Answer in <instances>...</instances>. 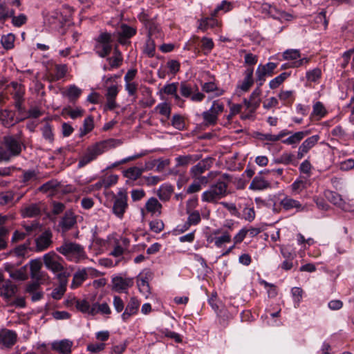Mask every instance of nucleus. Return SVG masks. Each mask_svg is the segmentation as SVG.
Segmentation results:
<instances>
[{"instance_id": "1", "label": "nucleus", "mask_w": 354, "mask_h": 354, "mask_svg": "<svg viewBox=\"0 0 354 354\" xmlns=\"http://www.w3.org/2000/svg\"><path fill=\"white\" fill-rule=\"evenodd\" d=\"M117 142L118 141L114 139H108L89 145L86 148L85 153L79 160L78 168L84 167L91 162L96 160L99 156L114 148Z\"/></svg>"}, {"instance_id": "2", "label": "nucleus", "mask_w": 354, "mask_h": 354, "mask_svg": "<svg viewBox=\"0 0 354 354\" xmlns=\"http://www.w3.org/2000/svg\"><path fill=\"white\" fill-rule=\"evenodd\" d=\"M22 140L19 136H6L0 145V160H10L21 152Z\"/></svg>"}, {"instance_id": "3", "label": "nucleus", "mask_w": 354, "mask_h": 354, "mask_svg": "<svg viewBox=\"0 0 354 354\" xmlns=\"http://www.w3.org/2000/svg\"><path fill=\"white\" fill-rule=\"evenodd\" d=\"M56 250L64 256L67 260L79 263L87 259L84 248L75 242L65 240L63 243L56 248Z\"/></svg>"}, {"instance_id": "4", "label": "nucleus", "mask_w": 354, "mask_h": 354, "mask_svg": "<svg viewBox=\"0 0 354 354\" xmlns=\"http://www.w3.org/2000/svg\"><path fill=\"white\" fill-rule=\"evenodd\" d=\"M227 184L223 180H218L204 192L201 199L204 202L216 203L227 194Z\"/></svg>"}, {"instance_id": "5", "label": "nucleus", "mask_w": 354, "mask_h": 354, "mask_svg": "<svg viewBox=\"0 0 354 354\" xmlns=\"http://www.w3.org/2000/svg\"><path fill=\"white\" fill-rule=\"evenodd\" d=\"M112 36L109 32H102L95 39V53L100 57H106L112 50Z\"/></svg>"}, {"instance_id": "6", "label": "nucleus", "mask_w": 354, "mask_h": 354, "mask_svg": "<svg viewBox=\"0 0 354 354\" xmlns=\"http://www.w3.org/2000/svg\"><path fill=\"white\" fill-rule=\"evenodd\" d=\"M277 64L274 62H268L265 65L260 64L257 68L256 76L257 82L261 86L266 81V76H272L274 73V70L277 68Z\"/></svg>"}, {"instance_id": "7", "label": "nucleus", "mask_w": 354, "mask_h": 354, "mask_svg": "<svg viewBox=\"0 0 354 354\" xmlns=\"http://www.w3.org/2000/svg\"><path fill=\"white\" fill-rule=\"evenodd\" d=\"M60 259L61 257L53 251L45 254L43 257L45 266L54 273L64 270V266L58 261Z\"/></svg>"}, {"instance_id": "8", "label": "nucleus", "mask_w": 354, "mask_h": 354, "mask_svg": "<svg viewBox=\"0 0 354 354\" xmlns=\"http://www.w3.org/2000/svg\"><path fill=\"white\" fill-rule=\"evenodd\" d=\"M128 207L127 194L123 192H119L117 198L114 201L113 212L118 218H122Z\"/></svg>"}, {"instance_id": "9", "label": "nucleus", "mask_w": 354, "mask_h": 354, "mask_svg": "<svg viewBox=\"0 0 354 354\" xmlns=\"http://www.w3.org/2000/svg\"><path fill=\"white\" fill-rule=\"evenodd\" d=\"M111 282L112 290L118 292H127L134 283L133 278H123L120 276L113 277Z\"/></svg>"}, {"instance_id": "10", "label": "nucleus", "mask_w": 354, "mask_h": 354, "mask_svg": "<svg viewBox=\"0 0 354 354\" xmlns=\"http://www.w3.org/2000/svg\"><path fill=\"white\" fill-rule=\"evenodd\" d=\"M319 136L314 135L306 139L299 147L297 157L301 159L319 141Z\"/></svg>"}, {"instance_id": "11", "label": "nucleus", "mask_w": 354, "mask_h": 354, "mask_svg": "<svg viewBox=\"0 0 354 354\" xmlns=\"http://www.w3.org/2000/svg\"><path fill=\"white\" fill-rule=\"evenodd\" d=\"M17 335L11 330L3 329L0 330V346L10 348L17 342Z\"/></svg>"}, {"instance_id": "12", "label": "nucleus", "mask_w": 354, "mask_h": 354, "mask_svg": "<svg viewBox=\"0 0 354 354\" xmlns=\"http://www.w3.org/2000/svg\"><path fill=\"white\" fill-rule=\"evenodd\" d=\"M53 234L50 230L44 231L36 239V251L41 252L50 247L52 244Z\"/></svg>"}, {"instance_id": "13", "label": "nucleus", "mask_w": 354, "mask_h": 354, "mask_svg": "<svg viewBox=\"0 0 354 354\" xmlns=\"http://www.w3.org/2000/svg\"><path fill=\"white\" fill-rule=\"evenodd\" d=\"M17 290V286L13 284L10 280H7L0 286V296L8 302L15 295Z\"/></svg>"}, {"instance_id": "14", "label": "nucleus", "mask_w": 354, "mask_h": 354, "mask_svg": "<svg viewBox=\"0 0 354 354\" xmlns=\"http://www.w3.org/2000/svg\"><path fill=\"white\" fill-rule=\"evenodd\" d=\"M76 216L71 211H66L64 216L59 222V227H61L62 233L71 230L76 224Z\"/></svg>"}, {"instance_id": "15", "label": "nucleus", "mask_w": 354, "mask_h": 354, "mask_svg": "<svg viewBox=\"0 0 354 354\" xmlns=\"http://www.w3.org/2000/svg\"><path fill=\"white\" fill-rule=\"evenodd\" d=\"M140 306V301L136 297L130 298L124 311L121 315L123 321L127 322L131 316L137 314Z\"/></svg>"}, {"instance_id": "16", "label": "nucleus", "mask_w": 354, "mask_h": 354, "mask_svg": "<svg viewBox=\"0 0 354 354\" xmlns=\"http://www.w3.org/2000/svg\"><path fill=\"white\" fill-rule=\"evenodd\" d=\"M270 170L261 171L256 176L250 185L249 188L252 190H262L270 187V183L266 180L262 176L263 174H269Z\"/></svg>"}, {"instance_id": "17", "label": "nucleus", "mask_w": 354, "mask_h": 354, "mask_svg": "<svg viewBox=\"0 0 354 354\" xmlns=\"http://www.w3.org/2000/svg\"><path fill=\"white\" fill-rule=\"evenodd\" d=\"M212 158H206L201 160L196 165L191 168L190 174L192 177L199 176V175H202V174H203L205 171L209 169V168L212 167Z\"/></svg>"}, {"instance_id": "18", "label": "nucleus", "mask_w": 354, "mask_h": 354, "mask_svg": "<svg viewBox=\"0 0 354 354\" xmlns=\"http://www.w3.org/2000/svg\"><path fill=\"white\" fill-rule=\"evenodd\" d=\"M137 32V30L126 24H122L120 26V31L118 32V41L120 44H124L127 40L134 36Z\"/></svg>"}, {"instance_id": "19", "label": "nucleus", "mask_w": 354, "mask_h": 354, "mask_svg": "<svg viewBox=\"0 0 354 354\" xmlns=\"http://www.w3.org/2000/svg\"><path fill=\"white\" fill-rule=\"evenodd\" d=\"M0 120L6 127H12L19 121L15 113L7 109L0 111Z\"/></svg>"}, {"instance_id": "20", "label": "nucleus", "mask_w": 354, "mask_h": 354, "mask_svg": "<svg viewBox=\"0 0 354 354\" xmlns=\"http://www.w3.org/2000/svg\"><path fill=\"white\" fill-rule=\"evenodd\" d=\"M263 10H268V14L274 19L290 20L292 15L285 11L278 10L275 6L265 4Z\"/></svg>"}, {"instance_id": "21", "label": "nucleus", "mask_w": 354, "mask_h": 354, "mask_svg": "<svg viewBox=\"0 0 354 354\" xmlns=\"http://www.w3.org/2000/svg\"><path fill=\"white\" fill-rule=\"evenodd\" d=\"M145 207L147 212L150 213L151 215L159 216L162 213L161 209L162 206L158 199L154 197H151L146 202Z\"/></svg>"}, {"instance_id": "22", "label": "nucleus", "mask_w": 354, "mask_h": 354, "mask_svg": "<svg viewBox=\"0 0 354 354\" xmlns=\"http://www.w3.org/2000/svg\"><path fill=\"white\" fill-rule=\"evenodd\" d=\"M82 93L81 88H78L75 84L70 85L64 91L62 92L63 96L66 97L69 102L74 103L80 97Z\"/></svg>"}, {"instance_id": "23", "label": "nucleus", "mask_w": 354, "mask_h": 354, "mask_svg": "<svg viewBox=\"0 0 354 354\" xmlns=\"http://www.w3.org/2000/svg\"><path fill=\"white\" fill-rule=\"evenodd\" d=\"M73 342L68 339L55 342L52 344V348L60 354H69L71 352Z\"/></svg>"}, {"instance_id": "24", "label": "nucleus", "mask_w": 354, "mask_h": 354, "mask_svg": "<svg viewBox=\"0 0 354 354\" xmlns=\"http://www.w3.org/2000/svg\"><path fill=\"white\" fill-rule=\"evenodd\" d=\"M106 61L109 63V69L118 68L122 64V55L117 47L114 48L113 56L108 57Z\"/></svg>"}, {"instance_id": "25", "label": "nucleus", "mask_w": 354, "mask_h": 354, "mask_svg": "<svg viewBox=\"0 0 354 354\" xmlns=\"http://www.w3.org/2000/svg\"><path fill=\"white\" fill-rule=\"evenodd\" d=\"M324 196L327 200L333 205L342 209L344 208L345 202L342 198V196L338 193L330 190H326L324 192Z\"/></svg>"}, {"instance_id": "26", "label": "nucleus", "mask_w": 354, "mask_h": 354, "mask_svg": "<svg viewBox=\"0 0 354 354\" xmlns=\"http://www.w3.org/2000/svg\"><path fill=\"white\" fill-rule=\"evenodd\" d=\"M201 154H192L186 156H179L175 158L177 166H186L189 164L194 163L201 158Z\"/></svg>"}, {"instance_id": "27", "label": "nucleus", "mask_w": 354, "mask_h": 354, "mask_svg": "<svg viewBox=\"0 0 354 354\" xmlns=\"http://www.w3.org/2000/svg\"><path fill=\"white\" fill-rule=\"evenodd\" d=\"M280 204L286 211L290 210L293 208H295L297 212H300L304 209V207L299 201L290 197H285L281 201Z\"/></svg>"}, {"instance_id": "28", "label": "nucleus", "mask_w": 354, "mask_h": 354, "mask_svg": "<svg viewBox=\"0 0 354 354\" xmlns=\"http://www.w3.org/2000/svg\"><path fill=\"white\" fill-rule=\"evenodd\" d=\"M41 214V208L37 203H32L21 209V215L24 218H32Z\"/></svg>"}, {"instance_id": "29", "label": "nucleus", "mask_w": 354, "mask_h": 354, "mask_svg": "<svg viewBox=\"0 0 354 354\" xmlns=\"http://www.w3.org/2000/svg\"><path fill=\"white\" fill-rule=\"evenodd\" d=\"M87 278L88 273L86 268L77 270L73 275L71 288L75 289L79 287Z\"/></svg>"}, {"instance_id": "30", "label": "nucleus", "mask_w": 354, "mask_h": 354, "mask_svg": "<svg viewBox=\"0 0 354 354\" xmlns=\"http://www.w3.org/2000/svg\"><path fill=\"white\" fill-rule=\"evenodd\" d=\"M310 134V131H297L282 140V142L286 145H295L299 143L305 136Z\"/></svg>"}, {"instance_id": "31", "label": "nucleus", "mask_w": 354, "mask_h": 354, "mask_svg": "<svg viewBox=\"0 0 354 354\" xmlns=\"http://www.w3.org/2000/svg\"><path fill=\"white\" fill-rule=\"evenodd\" d=\"M261 86L258 84L257 88H256L250 95L249 98L250 101V106L251 110L250 113H253L257 110V109L259 106L261 99L260 95L261 94V90L260 88Z\"/></svg>"}, {"instance_id": "32", "label": "nucleus", "mask_w": 354, "mask_h": 354, "mask_svg": "<svg viewBox=\"0 0 354 354\" xmlns=\"http://www.w3.org/2000/svg\"><path fill=\"white\" fill-rule=\"evenodd\" d=\"M10 4L0 1V22L4 23L7 19L12 17L15 12L9 8Z\"/></svg>"}, {"instance_id": "33", "label": "nucleus", "mask_w": 354, "mask_h": 354, "mask_svg": "<svg viewBox=\"0 0 354 354\" xmlns=\"http://www.w3.org/2000/svg\"><path fill=\"white\" fill-rule=\"evenodd\" d=\"M180 85V93L185 97H190L191 95L198 91L196 86L192 85L185 81L181 82Z\"/></svg>"}, {"instance_id": "34", "label": "nucleus", "mask_w": 354, "mask_h": 354, "mask_svg": "<svg viewBox=\"0 0 354 354\" xmlns=\"http://www.w3.org/2000/svg\"><path fill=\"white\" fill-rule=\"evenodd\" d=\"M173 187L169 185H162L158 190V196L162 201H167L170 199L173 193Z\"/></svg>"}, {"instance_id": "35", "label": "nucleus", "mask_w": 354, "mask_h": 354, "mask_svg": "<svg viewBox=\"0 0 354 354\" xmlns=\"http://www.w3.org/2000/svg\"><path fill=\"white\" fill-rule=\"evenodd\" d=\"M39 178V172L34 169L24 170L21 176V182L28 185L30 182H33Z\"/></svg>"}, {"instance_id": "36", "label": "nucleus", "mask_w": 354, "mask_h": 354, "mask_svg": "<svg viewBox=\"0 0 354 354\" xmlns=\"http://www.w3.org/2000/svg\"><path fill=\"white\" fill-rule=\"evenodd\" d=\"M98 313L102 315H110L111 310L107 303H102L101 304L95 303L92 306L91 315H95Z\"/></svg>"}, {"instance_id": "37", "label": "nucleus", "mask_w": 354, "mask_h": 354, "mask_svg": "<svg viewBox=\"0 0 354 354\" xmlns=\"http://www.w3.org/2000/svg\"><path fill=\"white\" fill-rule=\"evenodd\" d=\"M144 171V169L132 167L124 171V176L129 180H136L141 176Z\"/></svg>"}, {"instance_id": "38", "label": "nucleus", "mask_w": 354, "mask_h": 354, "mask_svg": "<svg viewBox=\"0 0 354 354\" xmlns=\"http://www.w3.org/2000/svg\"><path fill=\"white\" fill-rule=\"evenodd\" d=\"M15 194L12 191L0 193V205H14Z\"/></svg>"}, {"instance_id": "39", "label": "nucleus", "mask_w": 354, "mask_h": 354, "mask_svg": "<svg viewBox=\"0 0 354 354\" xmlns=\"http://www.w3.org/2000/svg\"><path fill=\"white\" fill-rule=\"evenodd\" d=\"M218 24V21L216 19H213L212 17H208L204 19H201L199 21L198 29L205 31L209 28H213L216 26Z\"/></svg>"}, {"instance_id": "40", "label": "nucleus", "mask_w": 354, "mask_h": 354, "mask_svg": "<svg viewBox=\"0 0 354 354\" xmlns=\"http://www.w3.org/2000/svg\"><path fill=\"white\" fill-rule=\"evenodd\" d=\"M290 75V73L288 72H283L281 73L279 75L277 76L270 82V88L271 89L278 88Z\"/></svg>"}, {"instance_id": "41", "label": "nucleus", "mask_w": 354, "mask_h": 354, "mask_svg": "<svg viewBox=\"0 0 354 354\" xmlns=\"http://www.w3.org/2000/svg\"><path fill=\"white\" fill-rule=\"evenodd\" d=\"M94 127L93 118L88 116L84 120L83 127L80 128V137L84 136L86 133L93 130Z\"/></svg>"}, {"instance_id": "42", "label": "nucleus", "mask_w": 354, "mask_h": 354, "mask_svg": "<svg viewBox=\"0 0 354 354\" xmlns=\"http://www.w3.org/2000/svg\"><path fill=\"white\" fill-rule=\"evenodd\" d=\"M231 240V235L228 232L225 231L221 236L214 237V245L217 248H221L224 244L230 243Z\"/></svg>"}, {"instance_id": "43", "label": "nucleus", "mask_w": 354, "mask_h": 354, "mask_svg": "<svg viewBox=\"0 0 354 354\" xmlns=\"http://www.w3.org/2000/svg\"><path fill=\"white\" fill-rule=\"evenodd\" d=\"M15 39V35L12 33H9L6 35L2 36L1 39V43L5 49L10 50L14 47Z\"/></svg>"}, {"instance_id": "44", "label": "nucleus", "mask_w": 354, "mask_h": 354, "mask_svg": "<svg viewBox=\"0 0 354 354\" xmlns=\"http://www.w3.org/2000/svg\"><path fill=\"white\" fill-rule=\"evenodd\" d=\"M171 125L179 131L184 130L185 122L183 116L179 114H175L171 118Z\"/></svg>"}, {"instance_id": "45", "label": "nucleus", "mask_w": 354, "mask_h": 354, "mask_svg": "<svg viewBox=\"0 0 354 354\" xmlns=\"http://www.w3.org/2000/svg\"><path fill=\"white\" fill-rule=\"evenodd\" d=\"M282 57L284 60L295 61L301 57V53L297 49H288L283 53Z\"/></svg>"}, {"instance_id": "46", "label": "nucleus", "mask_w": 354, "mask_h": 354, "mask_svg": "<svg viewBox=\"0 0 354 354\" xmlns=\"http://www.w3.org/2000/svg\"><path fill=\"white\" fill-rule=\"evenodd\" d=\"M202 115L206 124L214 125L216 123L218 116L210 109L204 111Z\"/></svg>"}, {"instance_id": "47", "label": "nucleus", "mask_w": 354, "mask_h": 354, "mask_svg": "<svg viewBox=\"0 0 354 354\" xmlns=\"http://www.w3.org/2000/svg\"><path fill=\"white\" fill-rule=\"evenodd\" d=\"M75 306L77 309L81 311L82 313L91 315L92 306H90L88 301L85 299L77 300Z\"/></svg>"}, {"instance_id": "48", "label": "nucleus", "mask_w": 354, "mask_h": 354, "mask_svg": "<svg viewBox=\"0 0 354 354\" xmlns=\"http://www.w3.org/2000/svg\"><path fill=\"white\" fill-rule=\"evenodd\" d=\"M155 109L156 111H158L160 115L165 116L167 118L170 117L171 109V106L167 102L158 104L156 106Z\"/></svg>"}, {"instance_id": "49", "label": "nucleus", "mask_w": 354, "mask_h": 354, "mask_svg": "<svg viewBox=\"0 0 354 354\" xmlns=\"http://www.w3.org/2000/svg\"><path fill=\"white\" fill-rule=\"evenodd\" d=\"M187 214L189 215H188L187 221L191 225H196L201 222V215H200V213L198 211H197V210L192 211V212L187 211Z\"/></svg>"}, {"instance_id": "50", "label": "nucleus", "mask_w": 354, "mask_h": 354, "mask_svg": "<svg viewBox=\"0 0 354 354\" xmlns=\"http://www.w3.org/2000/svg\"><path fill=\"white\" fill-rule=\"evenodd\" d=\"M165 224L162 220L154 219L149 223L150 230L155 233H160L164 230Z\"/></svg>"}, {"instance_id": "51", "label": "nucleus", "mask_w": 354, "mask_h": 354, "mask_svg": "<svg viewBox=\"0 0 354 354\" xmlns=\"http://www.w3.org/2000/svg\"><path fill=\"white\" fill-rule=\"evenodd\" d=\"M203 91L206 93L216 91V95L219 96L223 94V91L217 88L214 82H206L203 85Z\"/></svg>"}, {"instance_id": "52", "label": "nucleus", "mask_w": 354, "mask_h": 354, "mask_svg": "<svg viewBox=\"0 0 354 354\" xmlns=\"http://www.w3.org/2000/svg\"><path fill=\"white\" fill-rule=\"evenodd\" d=\"M9 230L5 227L0 226V250L7 247V239L8 237Z\"/></svg>"}, {"instance_id": "53", "label": "nucleus", "mask_w": 354, "mask_h": 354, "mask_svg": "<svg viewBox=\"0 0 354 354\" xmlns=\"http://www.w3.org/2000/svg\"><path fill=\"white\" fill-rule=\"evenodd\" d=\"M321 70L319 68H315L311 71H307L306 77L308 81L315 82L321 77Z\"/></svg>"}, {"instance_id": "54", "label": "nucleus", "mask_w": 354, "mask_h": 354, "mask_svg": "<svg viewBox=\"0 0 354 354\" xmlns=\"http://www.w3.org/2000/svg\"><path fill=\"white\" fill-rule=\"evenodd\" d=\"M58 187H59V183L55 180H52L42 185L39 189L41 192H47L50 190H55Z\"/></svg>"}, {"instance_id": "55", "label": "nucleus", "mask_w": 354, "mask_h": 354, "mask_svg": "<svg viewBox=\"0 0 354 354\" xmlns=\"http://www.w3.org/2000/svg\"><path fill=\"white\" fill-rule=\"evenodd\" d=\"M63 113L68 114L71 118L76 119L83 115L84 111L81 108H76L75 109H71L68 108H64Z\"/></svg>"}, {"instance_id": "56", "label": "nucleus", "mask_w": 354, "mask_h": 354, "mask_svg": "<svg viewBox=\"0 0 354 354\" xmlns=\"http://www.w3.org/2000/svg\"><path fill=\"white\" fill-rule=\"evenodd\" d=\"M47 19L50 24L61 23L62 15L59 10H55L48 15Z\"/></svg>"}, {"instance_id": "57", "label": "nucleus", "mask_w": 354, "mask_h": 354, "mask_svg": "<svg viewBox=\"0 0 354 354\" xmlns=\"http://www.w3.org/2000/svg\"><path fill=\"white\" fill-rule=\"evenodd\" d=\"M178 82H173L171 84H167L164 86V87L160 90V92H162L167 95H171L175 93L177 91Z\"/></svg>"}, {"instance_id": "58", "label": "nucleus", "mask_w": 354, "mask_h": 354, "mask_svg": "<svg viewBox=\"0 0 354 354\" xmlns=\"http://www.w3.org/2000/svg\"><path fill=\"white\" fill-rule=\"evenodd\" d=\"M278 96L281 101L286 103H292L294 100L292 91H281Z\"/></svg>"}, {"instance_id": "59", "label": "nucleus", "mask_w": 354, "mask_h": 354, "mask_svg": "<svg viewBox=\"0 0 354 354\" xmlns=\"http://www.w3.org/2000/svg\"><path fill=\"white\" fill-rule=\"evenodd\" d=\"M10 18H12V23L15 27L21 26L22 25L25 24L27 21V17L24 14H20L17 17L14 15Z\"/></svg>"}, {"instance_id": "60", "label": "nucleus", "mask_w": 354, "mask_h": 354, "mask_svg": "<svg viewBox=\"0 0 354 354\" xmlns=\"http://www.w3.org/2000/svg\"><path fill=\"white\" fill-rule=\"evenodd\" d=\"M113 306L115 311L118 313L122 312L124 308V303L120 296L114 295Z\"/></svg>"}, {"instance_id": "61", "label": "nucleus", "mask_w": 354, "mask_h": 354, "mask_svg": "<svg viewBox=\"0 0 354 354\" xmlns=\"http://www.w3.org/2000/svg\"><path fill=\"white\" fill-rule=\"evenodd\" d=\"M118 180V176L117 175H110L108 177L103 178L102 180V184L104 188H109L113 185L117 183Z\"/></svg>"}, {"instance_id": "62", "label": "nucleus", "mask_w": 354, "mask_h": 354, "mask_svg": "<svg viewBox=\"0 0 354 354\" xmlns=\"http://www.w3.org/2000/svg\"><path fill=\"white\" fill-rule=\"evenodd\" d=\"M138 286L140 291L144 294H148L150 292V287L147 277L140 279L138 281Z\"/></svg>"}, {"instance_id": "63", "label": "nucleus", "mask_w": 354, "mask_h": 354, "mask_svg": "<svg viewBox=\"0 0 354 354\" xmlns=\"http://www.w3.org/2000/svg\"><path fill=\"white\" fill-rule=\"evenodd\" d=\"M167 66L169 69V72L174 75L176 74L180 70V62L175 59L169 60L167 62Z\"/></svg>"}, {"instance_id": "64", "label": "nucleus", "mask_w": 354, "mask_h": 354, "mask_svg": "<svg viewBox=\"0 0 354 354\" xmlns=\"http://www.w3.org/2000/svg\"><path fill=\"white\" fill-rule=\"evenodd\" d=\"M145 53L149 57H153L155 55V44L151 39H149L146 42Z\"/></svg>"}]
</instances>
